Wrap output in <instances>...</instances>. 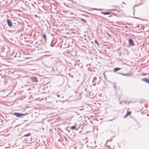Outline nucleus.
Listing matches in <instances>:
<instances>
[{"label":"nucleus","mask_w":149,"mask_h":149,"mask_svg":"<svg viewBox=\"0 0 149 149\" xmlns=\"http://www.w3.org/2000/svg\"><path fill=\"white\" fill-rule=\"evenodd\" d=\"M7 24L8 26L10 27L13 26V27H15V28L18 27V25H19L18 22L17 21H16V23H15V24H17V25L14 26V25L13 26V23L12 21L10 19H7Z\"/></svg>","instance_id":"f257e3e1"},{"label":"nucleus","mask_w":149,"mask_h":149,"mask_svg":"<svg viewBox=\"0 0 149 149\" xmlns=\"http://www.w3.org/2000/svg\"><path fill=\"white\" fill-rule=\"evenodd\" d=\"M12 114L16 116L17 117H21L24 116L25 115L27 114V113H19L15 112L12 113Z\"/></svg>","instance_id":"f03ea898"},{"label":"nucleus","mask_w":149,"mask_h":149,"mask_svg":"<svg viewBox=\"0 0 149 149\" xmlns=\"http://www.w3.org/2000/svg\"><path fill=\"white\" fill-rule=\"evenodd\" d=\"M31 80L34 83H37L38 81L37 78L35 77H31Z\"/></svg>","instance_id":"7ed1b4c3"},{"label":"nucleus","mask_w":149,"mask_h":149,"mask_svg":"<svg viewBox=\"0 0 149 149\" xmlns=\"http://www.w3.org/2000/svg\"><path fill=\"white\" fill-rule=\"evenodd\" d=\"M128 42L130 46H134V45L133 40L131 38H130L129 39Z\"/></svg>","instance_id":"20e7f679"},{"label":"nucleus","mask_w":149,"mask_h":149,"mask_svg":"<svg viewBox=\"0 0 149 149\" xmlns=\"http://www.w3.org/2000/svg\"><path fill=\"white\" fill-rule=\"evenodd\" d=\"M141 80L149 84V79L148 78H144L142 79Z\"/></svg>","instance_id":"39448f33"},{"label":"nucleus","mask_w":149,"mask_h":149,"mask_svg":"<svg viewBox=\"0 0 149 149\" xmlns=\"http://www.w3.org/2000/svg\"><path fill=\"white\" fill-rule=\"evenodd\" d=\"M139 1V3H137L133 7V10H134V11H135V9H134V7L138 6L141 4V3L142 2V0H138L137 1V2H138Z\"/></svg>","instance_id":"423d86ee"},{"label":"nucleus","mask_w":149,"mask_h":149,"mask_svg":"<svg viewBox=\"0 0 149 149\" xmlns=\"http://www.w3.org/2000/svg\"><path fill=\"white\" fill-rule=\"evenodd\" d=\"M121 68H120L116 67L114 68L113 70V71L114 72H116L117 71L120 70L121 69Z\"/></svg>","instance_id":"0eeeda50"},{"label":"nucleus","mask_w":149,"mask_h":149,"mask_svg":"<svg viewBox=\"0 0 149 149\" xmlns=\"http://www.w3.org/2000/svg\"><path fill=\"white\" fill-rule=\"evenodd\" d=\"M131 113V111H127L126 113V114L124 116V118H126L128 115H130Z\"/></svg>","instance_id":"6e6552de"},{"label":"nucleus","mask_w":149,"mask_h":149,"mask_svg":"<svg viewBox=\"0 0 149 149\" xmlns=\"http://www.w3.org/2000/svg\"><path fill=\"white\" fill-rule=\"evenodd\" d=\"M118 73V74H120L123 75H124V76H126L127 75H132V74H131V73H130V74H128V73H126V74H123V73Z\"/></svg>","instance_id":"1a4fd4ad"},{"label":"nucleus","mask_w":149,"mask_h":149,"mask_svg":"<svg viewBox=\"0 0 149 149\" xmlns=\"http://www.w3.org/2000/svg\"><path fill=\"white\" fill-rule=\"evenodd\" d=\"M31 133H28L26 134H25L22 137H23L29 136H31Z\"/></svg>","instance_id":"9d476101"},{"label":"nucleus","mask_w":149,"mask_h":149,"mask_svg":"<svg viewBox=\"0 0 149 149\" xmlns=\"http://www.w3.org/2000/svg\"><path fill=\"white\" fill-rule=\"evenodd\" d=\"M1 53L2 52H4L5 50V47L4 46H2V48L1 49Z\"/></svg>","instance_id":"9b49d317"},{"label":"nucleus","mask_w":149,"mask_h":149,"mask_svg":"<svg viewBox=\"0 0 149 149\" xmlns=\"http://www.w3.org/2000/svg\"><path fill=\"white\" fill-rule=\"evenodd\" d=\"M123 103H125V104H127V101H123L122 102H120L119 104H121Z\"/></svg>","instance_id":"f8f14e48"},{"label":"nucleus","mask_w":149,"mask_h":149,"mask_svg":"<svg viewBox=\"0 0 149 149\" xmlns=\"http://www.w3.org/2000/svg\"><path fill=\"white\" fill-rule=\"evenodd\" d=\"M111 12L108 11L106 12L103 13V14L104 15H109L111 14Z\"/></svg>","instance_id":"ddd939ff"},{"label":"nucleus","mask_w":149,"mask_h":149,"mask_svg":"<svg viewBox=\"0 0 149 149\" xmlns=\"http://www.w3.org/2000/svg\"><path fill=\"white\" fill-rule=\"evenodd\" d=\"M82 109H78L77 111H76L75 112L77 114L79 115L80 114L79 113V111L82 110Z\"/></svg>","instance_id":"4468645a"},{"label":"nucleus","mask_w":149,"mask_h":149,"mask_svg":"<svg viewBox=\"0 0 149 149\" xmlns=\"http://www.w3.org/2000/svg\"><path fill=\"white\" fill-rule=\"evenodd\" d=\"M42 37L44 38L45 41H46L47 40L46 36L45 34H43L42 36Z\"/></svg>","instance_id":"2eb2a0df"},{"label":"nucleus","mask_w":149,"mask_h":149,"mask_svg":"<svg viewBox=\"0 0 149 149\" xmlns=\"http://www.w3.org/2000/svg\"><path fill=\"white\" fill-rule=\"evenodd\" d=\"M76 127V126L75 125H73L72 126L70 127V129L72 130H73L75 129Z\"/></svg>","instance_id":"dca6fc26"},{"label":"nucleus","mask_w":149,"mask_h":149,"mask_svg":"<svg viewBox=\"0 0 149 149\" xmlns=\"http://www.w3.org/2000/svg\"><path fill=\"white\" fill-rule=\"evenodd\" d=\"M39 45H40L41 46H45V45L44 43H43L42 42H41V43H40L39 44Z\"/></svg>","instance_id":"f3484780"},{"label":"nucleus","mask_w":149,"mask_h":149,"mask_svg":"<svg viewBox=\"0 0 149 149\" xmlns=\"http://www.w3.org/2000/svg\"><path fill=\"white\" fill-rule=\"evenodd\" d=\"M81 20L82 21V22H83L85 23H86L87 22V21L86 20H85L83 18H81Z\"/></svg>","instance_id":"a211bd4d"},{"label":"nucleus","mask_w":149,"mask_h":149,"mask_svg":"<svg viewBox=\"0 0 149 149\" xmlns=\"http://www.w3.org/2000/svg\"><path fill=\"white\" fill-rule=\"evenodd\" d=\"M95 44H97V45H99L98 42L97 40H95Z\"/></svg>","instance_id":"6ab92c4d"},{"label":"nucleus","mask_w":149,"mask_h":149,"mask_svg":"<svg viewBox=\"0 0 149 149\" xmlns=\"http://www.w3.org/2000/svg\"><path fill=\"white\" fill-rule=\"evenodd\" d=\"M96 79H97L96 77H95L93 78V81H95V80H96Z\"/></svg>","instance_id":"aec40b11"},{"label":"nucleus","mask_w":149,"mask_h":149,"mask_svg":"<svg viewBox=\"0 0 149 149\" xmlns=\"http://www.w3.org/2000/svg\"><path fill=\"white\" fill-rule=\"evenodd\" d=\"M2 48V46H0V53H1V49Z\"/></svg>","instance_id":"412c9836"},{"label":"nucleus","mask_w":149,"mask_h":149,"mask_svg":"<svg viewBox=\"0 0 149 149\" xmlns=\"http://www.w3.org/2000/svg\"><path fill=\"white\" fill-rule=\"evenodd\" d=\"M50 45H51V46H52V47H53L54 46V45L52 44V43Z\"/></svg>","instance_id":"4be33fe9"},{"label":"nucleus","mask_w":149,"mask_h":149,"mask_svg":"<svg viewBox=\"0 0 149 149\" xmlns=\"http://www.w3.org/2000/svg\"><path fill=\"white\" fill-rule=\"evenodd\" d=\"M109 140V141H112V139H110L109 140Z\"/></svg>","instance_id":"5701e85b"},{"label":"nucleus","mask_w":149,"mask_h":149,"mask_svg":"<svg viewBox=\"0 0 149 149\" xmlns=\"http://www.w3.org/2000/svg\"><path fill=\"white\" fill-rule=\"evenodd\" d=\"M105 145L106 146H107V148H110V147H109V145H106V144H105Z\"/></svg>","instance_id":"b1692460"},{"label":"nucleus","mask_w":149,"mask_h":149,"mask_svg":"<svg viewBox=\"0 0 149 149\" xmlns=\"http://www.w3.org/2000/svg\"><path fill=\"white\" fill-rule=\"evenodd\" d=\"M109 142V140H107L106 141V144L107 143H108V142Z\"/></svg>","instance_id":"393cba45"},{"label":"nucleus","mask_w":149,"mask_h":149,"mask_svg":"<svg viewBox=\"0 0 149 149\" xmlns=\"http://www.w3.org/2000/svg\"><path fill=\"white\" fill-rule=\"evenodd\" d=\"M103 75H104V78H105L106 77V76L105 75V74H104V73H103Z\"/></svg>","instance_id":"a878e982"},{"label":"nucleus","mask_w":149,"mask_h":149,"mask_svg":"<svg viewBox=\"0 0 149 149\" xmlns=\"http://www.w3.org/2000/svg\"><path fill=\"white\" fill-rule=\"evenodd\" d=\"M96 84V83H95V84H93V85L94 86H95Z\"/></svg>","instance_id":"bb28decb"},{"label":"nucleus","mask_w":149,"mask_h":149,"mask_svg":"<svg viewBox=\"0 0 149 149\" xmlns=\"http://www.w3.org/2000/svg\"><path fill=\"white\" fill-rule=\"evenodd\" d=\"M65 140L66 141H67V139H66V137H65Z\"/></svg>","instance_id":"cd10ccee"},{"label":"nucleus","mask_w":149,"mask_h":149,"mask_svg":"<svg viewBox=\"0 0 149 149\" xmlns=\"http://www.w3.org/2000/svg\"><path fill=\"white\" fill-rule=\"evenodd\" d=\"M94 81H93H93H92V82H93V83H94Z\"/></svg>","instance_id":"c85d7f7f"},{"label":"nucleus","mask_w":149,"mask_h":149,"mask_svg":"<svg viewBox=\"0 0 149 149\" xmlns=\"http://www.w3.org/2000/svg\"><path fill=\"white\" fill-rule=\"evenodd\" d=\"M112 10H116V9H112Z\"/></svg>","instance_id":"c756f323"},{"label":"nucleus","mask_w":149,"mask_h":149,"mask_svg":"<svg viewBox=\"0 0 149 149\" xmlns=\"http://www.w3.org/2000/svg\"><path fill=\"white\" fill-rule=\"evenodd\" d=\"M147 116H149V114H147Z\"/></svg>","instance_id":"7c9ffc66"},{"label":"nucleus","mask_w":149,"mask_h":149,"mask_svg":"<svg viewBox=\"0 0 149 149\" xmlns=\"http://www.w3.org/2000/svg\"><path fill=\"white\" fill-rule=\"evenodd\" d=\"M123 3L125 4V3H124V2H123Z\"/></svg>","instance_id":"2f4dec72"},{"label":"nucleus","mask_w":149,"mask_h":149,"mask_svg":"<svg viewBox=\"0 0 149 149\" xmlns=\"http://www.w3.org/2000/svg\"><path fill=\"white\" fill-rule=\"evenodd\" d=\"M68 132H70V130H68Z\"/></svg>","instance_id":"473e14b6"}]
</instances>
